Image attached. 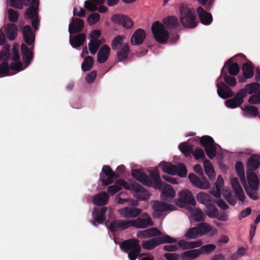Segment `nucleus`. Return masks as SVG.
Returning <instances> with one entry per match:
<instances>
[{
  "instance_id": "f257e3e1",
  "label": "nucleus",
  "mask_w": 260,
  "mask_h": 260,
  "mask_svg": "<svg viewBox=\"0 0 260 260\" xmlns=\"http://www.w3.org/2000/svg\"><path fill=\"white\" fill-rule=\"evenodd\" d=\"M235 168L247 194L253 200H258L257 191L258 188V179L256 175L248 170L247 171V183L243 164L240 161L237 162L236 164Z\"/></svg>"
},
{
  "instance_id": "f03ea898",
  "label": "nucleus",
  "mask_w": 260,
  "mask_h": 260,
  "mask_svg": "<svg viewBox=\"0 0 260 260\" xmlns=\"http://www.w3.org/2000/svg\"><path fill=\"white\" fill-rule=\"evenodd\" d=\"M125 40L124 36L119 35L113 39L111 43L112 48L116 51L118 61H124L126 60L129 52V45Z\"/></svg>"
},
{
  "instance_id": "7ed1b4c3",
  "label": "nucleus",
  "mask_w": 260,
  "mask_h": 260,
  "mask_svg": "<svg viewBox=\"0 0 260 260\" xmlns=\"http://www.w3.org/2000/svg\"><path fill=\"white\" fill-rule=\"evenodd\" d=\"M121 249L128 253L130 260H135L141 251L139 241L136 239H132L122 242L120 245Z\"/></svg>"
},
{
  "instance_id": "20e7f679",
  "label": "nucleus",
  "mask_w": 260,
  "mask_h": 260,
  "mask_svg": "<svg viewBox=\"0 0 260 260\" xmlns=\"http://www.w3.org/2000/svg\"><path fill=\"white\" fill-rule=\"evenodd\" d=\"M174 203L177 206L187 210H190L191 207L194 206L196 203L192 193L187 189L179 191L178 198L174 200Z\"/></svg>"
},
{
  "instance_id": "39448f33",
  "label": "nucleus",
  "mask_w": 260,
  "mask_h": 260,
  "mask_svg": "<svg viewBox=\"0 0 260 260\" xmlns=\"http://www.w3.org/2000/svg\"><path fill=\"white\" fill-rule=\"evenodd\" d=\"M194 10L186 6L182 5L180 8V18L182 25L186 27L193 28L196 26L197 23L194 15Z\"/></svg>"
},
{
  "instance_id": "423d86ee",
  "label": "nucleus",
  "mask_w": 260,
  "mask_h": 260,
  "mask_svg": "<svg viewBox=\"0 0 260 260\" xmlns=\"http://www.w3.org/2000/svg\"><path fill=\"white\" fill-rule=\"evenodd\" d=\"M158 166L164 172L171 175H178L180 177H184L187 175V169L182 164L175 166L171 163L161 161Z\"/></svg>"
},
{
  "instance_id": "0eeeda50",
  "label": "nucleus",
  "mask_w": 260,
  "mask_h": 260,
  "mask_svg": "<svg viewBox=\"0 0 260 260\" xmlns=\"http://www.w3.org/2000/svg\"><path fill=\"white\" fill-rule=\"evenodd\" d=\"M177 240L168 235H163L161 237L152 238L149 240L142 242V247L147 250H151L156 246L166 243H175Z\"/></svg>"
},
{
  "instance_id": "6e6552de",
  "label": "nucleus",
  "mask_w": 260,
  "mask_h": 260,
  "mask_svg": "<svg viewBox=\"0 0 260 260\" xmlns=\"http://www.w3.org/2000/svg\"><path fill=\"white\" fill-rule=\"evenodd\" d=\"M152 207L153 209V216L155 218L161 217L167 211L176 210V207L174 205L159 201L152 202Z\"/></svg>"
},
{
  "instance_id": "1a4fd4ad",
  "label": "nucleus",
  "mask_w": 260,
  "mask_h": 260,
  "mask_svg": "<svg viewBox=\"0 0 260 260\" xmlns=\"http://www.w3.org/2000/svg\"><path fill=\"white\" fill-rule=\"evenodd\" d=\"M151 28L156 41L164 43L167 41L169 38V33L162 24L155 22L152 24Z\"/></svg>"
},
{
  "instance_id": "9d476101",
  "label": "nucleus",
  "mask_w": 260,
  "mask_h": 260,
  "mask_svg": "<svg viewBox=\"0 0 260 260\" xmlns=\"http://www.w3.org/2000/svg\"><path fill=\"white\" fill-rule=\"evenodd\" d=\"M201 144L205 147L208 156L212 159L216 153V144L213 139L209 136H204L200 140Z\"/></svg>"
},
{
  "instance_id": "9b49d317",
  "label": "nucleus",
  "mask_w": 260,
  "mask_h": 260,
  "mask_svg": "<svg viewBox=\"0 0 260 260\" xmlns=\"http://www.w3.org/2000/svg\"><path fill=\"white\" fill-rule=\"evenodd\" d=\"M133 226L138 229H144L153 224V221L146 213L142 214L141 217H138L136 219H132Z\"/></svg>"
},
{
  "instance_id": "f8f14e48",
  "label": "nucleus",
  "mask_w": 260,
  "mask_h": 260,
  "mask_svg": "<svg viewBox=\"0 0 260 260\" xmlns=\"http://www.w3.org/2000/svg\"><path fill=\"white\" fill-rule=\"evenodd\" d=\"M118 214L124 218L137 217L142 212V210L134 207H124L117 210Z\"/></svg>"
},
{
  "instance_id": "ddd939ff",
  "label": "nucleus",
  "mask_w": 260,
  "mask_h": 260,
  "mask_svg": "<svg viewBox=\"0 0 260 260\" xmlns=\"http://www.w3.org/2000/svg\"><path fill=\"white\" fill-rule=\"evenodd\" d=\"M246 96V92L245 89H241L237 93L236 96L225 102V105L230 108H235L241 105L243 101V99Z\"/></svg>"
},
{
  "instance_id": "4468645a",
  "label": "nucleus",
  "mask_w": 260,
  "mask_h": 260,
  "mask_svg": "<svg viewBox=\"0 0 260 260\" xmlns=\"http://www.w3.org/2000/svg\"><path fill=\"white\" fill-rule=\"evenodd\" d=\"M188 179L195 187L200 189H207L210 187V183L206 179L203 178L201 179L194 174H189Z\"/></svg>"
},
{
  "instance_id": "2eb2a0df",
  "label": "nucleus",
  "mask_w": 260,
  "mask_h": 260,
  "mask_svg": "<svg viewBox=\"0 0 260 260\" xmlns=\"http://www.w3.org/2000/svg\"><path fill=\"white\" fill-rule=\"evenodd\" d=\"M220 78V77L216 81L217 91L218 95L224 99L232 97L234 94L233 92L223 82H219Z\"/></svg>"
},
{
  "instance_id": "dca6fc26",
  "label": "nucleus",
  "mask_w": 260,
  "mask_h": 260,
  "mask_svg": "<svg viewBox=\"0 0 260 260\" xmlns=\"http://www.w3.org/2000/svg\"><path fill=\"white\" fill-rule=\"evenodd\" d=\"M132 190L133 195L140 200H147L149 196V193L141 185L138 183H134L132 185Z\"/></svg>"
},
{
  "instance_id": "f3484780",
  "label": "nucleus",
  "mask_w": 260,
  "mask_h": 260,
  "mask_svg": "<svg viewBox=\"0 0 260 260\" xmlns=\"http://www.w3.org/2000/svg\"><path fill=\"white\" fill-rule=\"evenodd\" d=\"M131 226H133L132 219H118L112 222L109 228L111 232H114L118 229L124 230Z\"/></svg>"
},
{
  "instance_id": "a211bd4d",
  "label": "nucleus",
  "mask_w": 260,
  "mask_h": 260,
  "mask_svg": "<svg viewBox=\"0 0 260 260\" xmlns=\"http://www.w3.org/2000/svg\"><path fill=\"white\" fill-rule=\"evenodd\" d=\"M23 37L24 42L28 45H33L35 43V34L30 25H25L22 29Z\"/></svg>"
},
{
  "instance_id": "6ab92c4d",
  "label": "nucleus",
  "mask_w": 260,
  "mask_h": 260,
  "mask_svg": "<svg viewBox=\"0 0 260 260\" xmlns=\"http://www.w3.org/2000/svg\"><path fill=\"white\" fill-rule=\"evenodd\" d=\"M112 20L113 22L121 24L126 28H130L133 26V21L127 16L115 15L112 17Z\"/></svg>"
},
{
  "instance_id": "aec40b11",
  "label": "nucleus",
  "mask_w": 260,
  "mask_h": 260,
  "mask_svg": "<svg viewBox=\"0 0 260 260\" xmlns=\"http://www.w3.org/2000/svg\"><path fill=\"white\" fill-rule=\"evenodd\" d=\"M132 176L142 184L147 186H152V182L148 176L138 169H134L132 172Z\"/></svg>"
},
{
  "instance_id": "412c9836",
  "label": "nucleus",
  "mask_w": 260,
  "mask_h": 260,
  "mask_svg": "<svg viewBox=\"0 0 260 260\" xmlns=\"http://www.w3.org/2000/svg\"><path fill=\"white\" fill-rule=\"evenodd\" d=\"M176 196V191L172 186L169 184H165L162 187L160 197L162 200L170 201Z\"/></svg>"
},
{
  "instance_id": "4be33fe9",
  "label": "nucleus",
  "mask_w": 260,
  "mask_h": 260,
  "mask_svg": "<svg viewBox=\"0 0 260 260\" xmlns=\"http://www.w3.org/2000/svg\"><path fill=\"white\" fill-rule=\"evenodd\" d=\"M102 172H104L108 177L107 180H105L102 178V175L101 174L100 179L104 185L111 184L113 182L114 179L118 177V175H117L108 166H104Z\"/></svg>"
},
{
  "instance_id": "5701e85b",
  "label": "nucleus",
  "mask_w": 260,
  "mask_h": 260,
  "mask_svg": "<svg viewBox=\"0 0 260 260\" xmlns=\"http://www.w3.org/2000/svg\"><path fill=\"white\" fill-rule=\"evenodd\" d=\"M111 52L110 47L107 45H103L97 53V61L100 63L106 62L109 57Z\"/></svg>"
},
{
  "instance_id": "b1692460",
  "label": "nucleus",
  "mask_w": 260,
  "mask_h": 260,
  "mask_svg": "<svg viewBox=\"0 0 260 260\" xmlns=\"http://www.w3.org/2000/svg\"><path fill=\"white\" fill-rule=\"evenodd\" d=\"M107 211L106 208L94 209L92 212V217L94 220H92L91 223L96 225L95 222L99 224L103 223L105 219V214Z\"/></svg>"
},
{
  "instance_id": "393cba45",
  "label": "nucleus",
  "mask_w": 260,
  "mask_h": 260,
  "mask_svg": "<svg viewBox=\"0 0 260 260\" xmlns=\"http://www.w3.org/2000/svg\"><path fill=\"white\" fill-rule=\"evenodd\" d=\"M21 50L22 56V60L27 67L31 62L34 58V53L32 50L24 44L21 45Z\"/></svg>"
},
{
  "instance_id": "a878e982",
  "label": "nucleus",
  "mask_w": 260,
  "mask_h": 260,
  "mask_svg": "<svg viewBox=\"0 0 260 260\" xmlns=\"http://www.w3.org/2000/svg\"><path fill=\"white\" fill-rule=\"evenodd\" d=\"M197 227L200 237L208 233H210L211 236H214L217 234V230L207 222L201 223Z\"/></svg>"
},
{
  "instance_id": "bb28decb",
  "label": "nucleus",
  "mask_w": 260,
  "mask_h": 260,
  "mask_svg": "<svg viewBox=\"0 0 260 260\" xmlns=\"http://www.w3.org/2000/svg\"><path fill=\"white\" fill-rule=\"evenodd\" d=\"M86 39V36L84 34L74 35V32H70V43L73 48H78L83 44Z\"/></svg>"
},
{
  "instance_id": "cd10ccee",
  "label": "nucleus",
  "mask_w": 260,
  "mask_h": 260,
  "mask_svg": "<svg viewBox=\"0 0 260 260\" xmlns=\"http://www.w3.org/2000/svg\"><path fill=\"white\" fill-rule=\"evenodd\" d=\"M4 29L9 40L13 41L16 38L18 34V28L15 24L12 23H7L4 27Z\"/></svg>"
},
{
  "instance_id": "c85d7f7f",
  "label": "nucleus",
  "mask_w": 260,
  "mask_h": 260,
  "mask_svg": "<svg viewBox=\"0 0 260 260\" xmlns=\"http://www.w3.org/2000/svg\"><path fill=\"white\" fill-rule=\"evenodd\" d=\"M84 22L79 18H73L69 25V32H74V35L80 32L83 29Z\"/></svg>"
},
{
  "instance_id": "c756f323",
  "label": "nucleus",
  "mask_w": 260,
  "mask_h": 260,
  "mask_svg": "<svg viewBox=\"0 0 260 260\" xmlns=\"http://www.w3.org/2000/svg\"><path fill=\"white\" fill-rule=\"evenodd\" d=\"M146 38L145 31L141 28L136 30L131 38L132 45H139L143 43Z\"/></svg>"
},
{
  "instance_id": "7c9ffc66",
  "label": "nucleus",
  "mask_w": 260,
  "mask_h": 260,
  "mask_svg": "<svg viewBox=\"0 0 260 260\" xmlns=\"http://www.w3.org/2000/svg\"><path fill=\"white\" fill-rule=\"evenodd\" d=\"M123 187L126 189H129V185L124 180L120 179L116 181L114 185L110 186L108 192L113 195Z\"/></svg>"
},
{
  "instance_id": "2f4dec72",
  "label": "nucleus",
  "mask_w": 260,
  "mask_h": 260,
  "mask_svg": "<svg viewBox=\"0 0 260 260\" xmlns=\"http://www.w3.org/2000/svg\"><path fill=\"white\" fill-rule=\"evenodd\" d=\"M150 177L153 179L152 185L155 189H160L163 186V184L161 181L158 171L156 169L148 170Z\"/></svg>"
},
{
  "instance_id": "473e14b6",
  "label": "nucleus",
  "mask_w": 260,
  "mask_h": 260,
  "mask_svg": "<svg viewBox=\"0 0 260 260\" xmlns=\"http://www.w3.org/2000/svg\"><path fill=\"white\" fill-rule=\"evenodd\" d=\"M197 11L200 19L203 24L209 25L212 22L211 14L206 12L202 7H199Z\"/></svg>"
},
{
  "instance_id": "72a5a7b5",
  "label": "nucleus",
  "mask_w": 260,
  "mask_h": 260,
  "mask_svg": "<svg viewBox=\"0 0 260 260\" xmlns=\"http://www.w3.org/2000/svg\"><path fill=\"white\" fill-rule=\"evenodd\" d=\"M160 235H162V233L155 228H152L143 231H140L137 234V237L141 238H146Z\"/></svg>"
},
{
  "instance_id": "f704fd0d",
  "label": "nucleus",
  "mask_w": 260,
  "mask_h": 260,
  "mask_svg": "<svg viewBox=\"0 0 260 260\" xmlns=\"http://www.w3.org/2000/svg\"><path fill=\"white\" fill-rule=\"evenodd\" d=\"M192 207L193 206L191 207V209L189 210L190 211V221L194 220L196 221H200L204 220L206 217L204 213L200 209Z\"/></svg>"
},
{
  "instance_id": "c9c22d12",
  "label": "nucleus",
  "mask_w": 260,
  "mask_h": 260,
  "mask_svg": "<svg viewBox=\"0 0 260 260\" xmlns=\"http://www.w3.org/2000/svg\"><path fill=\"white\" fill-rule=\"evenodd\" d=\"M108 200V194L106 192H102L93 197V203L95 205L102 206L106 205Z\"/></svg>"
},
{
  "instance_id": "e433bc0d",
  "label": "nucleus",
  "mask_w": 260,
  "mask_h": 260,
  "mask_svg": "<svg viewBox=\"0 0 260 260\" xmlns=\"http://www.w3.org/2000/svg\"><path fill=\"white\" fill-rule=\"evenodd\" d=\"M201 255L199 249H191L183 252L181 256L184 260H193Z\"/></svg>"
},
{
  "instance_id": "4c0bfd02",
  "label": "nucleus",
  "mask_w": 260,
  "mask_h": 260,
  "mask_svg": "<svg viewBox=\"0 0 260 260\" xmlns=\"http://www.w3.org/2000/svg\"><path fill=\"white\" fill-rule=\"evenodd\" d=\"M260 164V156L253 155L247 162L248 170L250 171L257 169Z\"/></svg>"
},
{
  "instance_id": "58836bf2",
  "label": "nucleus",
  "mask_w": 260,
  "mask_h": 260,
  "mask_svg": "<svg viewBox=\"0 0 260 260\" xmlns=\"http://www.w3.org/2000/svg\"><path fill=\"white\" fill-rule=\"evenodd\" d=\"M203 162L204 170L206 175L210 180L214 179L215 177V172L212 165L210 161L207 159H205Z\"/></svg>"
},
{
  "instance_id": "ea45409f",
  "label": "nucleus",
  "mask_w": 260,
  "mask_h": 260,
  "mask_svg": "<svg viewBox=\"0 0 260 260\" xmlns=\"http://www.w3.org/2000/svg\"><path fill=\"white\" fill-rule=\"evenodd\" d=\"M196 198L199 202L204 204L205 206L213 201L212 197L209 194L204 192L198 193L196 196Z\"/></svg>"
},
{
  "instance_id": "a19ab883",
  "label": "nucleus",
  "mask_w": 260,
  "mask_h": 260,
  "mask_svg": "<svg viewBox=\"0 0 260 260\" xmlns=\"http://www.w3.org/2000/svg\"><path fill=\"white\" fill-rule=\"evenodd\" d=\"M39 4L29 6L26 10L25 15L29 19H33L38 17V13L39 10Z\"/></svg>"
},
{
  "instance_id": "79ce46f5",
  "label": "nucleus",
  "mask_w": 260,
  "mask_h": 260,
  "mask_svg": "<svg viewBox=\"0 0 260 260\" xmlns=\"http://www.w3.org/2000/svg\"><path fill=\"white\" fill-rule=\"evenodd\" d=\"M224 184V181L221 176L217 177V181L216 183V190L211 191V193L216 198H219L221 196V190Z\"/></svg>"
},
{
  "instance_id": "37998d69",
  "label": "nucleus",
  "mask_w": 260,
  "mask_h": 260,
  "mask_svg": "<svg viewBox=\"0 0 260 260\" xmlns=\"http://www.w3.org/2000/svg\"><path fill=\"white\" fill-rule=\"evenodd\" d=\"M105 1V0L86 1L84 2V7L91 11H94L97 9V6L103 4Z\"/></svg>"
},
{
  "instance_id": "c03bdc74",
  "label": "nucleus",
  "mask_w": 260,
  "mask_h": 260,
  "mask_svg": "<svg viewBox=\"0 0 260 260\" xmlns=\"http://www.w3.org/2000/svg\"><path fill=\"white\" fill-rule=\"evenodd\" d=\"M214 202H212L208 205H207L206 207V214L210 218H215L217 216L218 210L214 205Z\"/></svg>"
},
{
  "instance_id": "a18cd8bd",
  "label": "nucleus",
  "mask_w": 260,
  "mask_h": 260,
  "mask_svg": "<svg viewBox=\"0 0 260 260\" xmlns=\"http://www.w3.org/2000/svg\"><path fill=\"white\" fill-rule=\"evenodd\" d=\"M243 75L246 78H250L253 75V68L251 62H247L242 67Z\"/></svg>"
},
{
  "instance_id": "49530a36",
  "label": "nucleus",
  "mask_w": 260,
  "mask_h": 260,
  "mask_svg": "<svg viewBox=\"0 0 260 260\" xmlns=\"http://www.w3.org/2000/svg\"><path fill=\"white\" fill-rule=\"evenodd\" d=\"M245 90L246 94L248 93L249 94H255L260 90V85L257 83H251L247 84L245 85Z\"/></svg>"
},
{
  "instance_id": "de8ad7c7",
  "label": "nucleus",
  "mask_w": 260,
  "mask_h": 260,
  "mask_svg": "<svg viewBox=\"0 0 260 260\" xmlns=\"http://www.w3.org/2000/svg\"><path fill=\"white\" fill-rule=\"evenodd\" d=\"M104 42V39L103 41H90L88 43V48L90 53L91 54H95L97 52L100 45Z\"/></svg>"
},
{
  "instance_id": "09e8293b",
  "label": "nucleus",
  "mask_w": 260,
  "mask_h": 260,
  "mask_svg": "<svg viewBox=\"0 0 260 260\" xmlns=\"http://www.w3.org/2000/svg\"><path fill=\"white\" fill-rule=\"evenodd\" d=\"M164 24L168 28H174L178 26V20L175 16H170L164 19Z\"/></svg>"
},
{
  "instance_id": "8fccbe9b",
  "label": "nucleus",
  "mask_w": 260,
  "mask_h": 260,
  "mask_svg": "<svg viewBox=\"0 0 260 260\" xmlns=\"http://www.w3.org/2000/svg\"><path fill=\"white\" fill-rule=\"evenodd\" d=\"M179 148L185 156H189L193 152L192 146L188 143L180 144Z\"/></svg>"
},
{
  "instance_id": "3c124183",
  "label": "nucleus",
  "mask_w": 260,
  "mask_h": 260,
  "mask_svg": "<svg viewBox=\"0 0 260 260\" xmlns=\"http://www.w3.org/2000/svg\"><path fill=\"white\" fill-rule=\"evenodd\" d=\"M185 236L186 238L189 239H196L200 237L198 227L195 226L189 229L186 232Z\"/></svg>"
},
{
  "instance_id": "603ef678",
  "label": "nucleus",
  "mask_w": 260,
  "mask_h": 260,
  "mask_svg": "<svg viewBox=\"0 0 260 260\" xmlns=\"http://www.w3.org/2000/svg\"><path fill=\"white\" fill-rule=\"evenodd\" d=\"M93 61L92 57L90 56L86 57L81 64L82 70L83 71H89L92 67Z\"/></svg>"
},
{
  "instance_id": "864d4df0",
  "label": "nucleus",
  "mask_w": 260,
  "mask_h": 260,
  "mask_svg": "<svg viewBox=\"0 0 260 260\" xmlns=\"http://www.w3.org/2000/svg\"><path fill=\"white\" fill-rule=\"evenodd\" d=\"M9 65L8 62L4 60L0 63V75L1 77L10 76Z\"/></svg>"
},
{
  "instance_id": "5fc2aeb1",
  "label": "nucleus",
  "mask_w": 260,
  "mask_h": 260,
  "mask_svg": "<svg viewBox=\"0 0 260 260\" xmlns=\"http://www.w3.org/2000/svg\"><path fill=\"white\" fill-rule=\"evenodd\" d=\"M8 18L9 21L11 23H16L18 21L19 14L18 12L13 9H9L8 11Z\"/></svg>"
},
{
  "instance_id": "6e6d98bb",
  "label": "nucleus",
  "mask_w": 260,
  "mask_h": 260,
  "mask_svg": "<svg viewBox=\"0 0 260 260\" xmlns=\"http://www.w3.org/2000/svg\"><path fill=\"white\" fill-rule=\"evenodd\" d=\"M242 109L245 111V114L249 116H255L258 113L257 109L253 106H246Z\"/></svg>"
},
{
  "instance_id": "4d7b16f0",
  "label": "nucleus",
  "mask_w": 260,
  "mask_h": 260,
  "mask_svg": "<svg viewBox=\"0 0 260 260\" xmlns=\"http://www.w3.org/2000/svg\"><path fill=\"white\" fill-rule=\"evenodd\" d=\"M223 76L225 83L230 86H235L236 85V80L234 77L227 75L226 73H223V70L221 71L220 77Z\"/></svg>"
},
{
  "instance_id": "13d9d810",
  "label": "nucleus",
  "mask_w": 260,
  "mask_h": 260,
  "mask_svg": "<svg viewBox=\"0 0 260 260\" xmlns=\"http://www.w3.org/2000/svg\"><path fill=\"white\" fill-rule=\"evenodd\" d=\"M216 248L215 245L212 244H207L202 246L199 248L201 254H207L212 252Z\"/></svg>"
},
{
  "instance_id": "bf43d9fd",
  "label": "nucleus",
  "mask_w": 260,
  "mask_h": 260,
  "mask_svg": "<svg viewBox=\"0 0 260 260\" xmlns=\"http://www.w3.org/2000/svg\"><path fill=\"white\" fill-rule=\"evenodd\" d=\"M10 46L9 44H5L2 51H0V60L4 59L6 60L9 58L10 56Z\"/></svg>"
},
{
  "instance_id": "052dcab7",
  "label": "nucleus",
  "mask_w": 260,
  "mask_h": 260,
  "mask_svg": "<svg viewBox=\"0 0 260 260\" xmlns=\"http://www.w3.org/2000/svg\"><path fill=\"white\" fill-rule=\"evenodd\" d=\"M9 69L11 70H14L17 72H20L23 70L22 63L20 59L14 61L9 66Z\"/></svg>"
},
{
  "instance_id": "680f3d73",
  "label": "nucleus",
  "mask_w": 260,
  "mask_h": 260,
  "mask_svg": "<svg viewBox=\"0 0 260 260\" xmlns=\"http://www.w3.org/2000/svg\"><path fill=\"white\" fill-rule=\"evenodd\" d=\"M100 16L98 13H92L87 18V22L90 25L96 23L100 19Z\"/></svg>"
},
{
  "instance_id": "e2e57ef3",
  "label": "nucleus",
  "mask_w": 260,
  "mask_h": 260,
  "mask_svg": "<svg viewBox=\"0 0 260 260\" xmlns=\"http://www.w3.org/2000/svg\"><path fill=\"white\" fill-rule=\"evenodd\" d=\"M234 191L235 192V196L239 201L242 203L245 202L246 197L242 188L234 190Z\"/></svg>"
},
{
  "instance_id": "0e129e2a",
  "label": "nucleus",
  "mask_w": 260,
  "mask_h": 260,
  "mask_svg": "<svg viewBox=\"0 0 260 260\" xmlns=\"http://www.w3.org/2000/svg\"><path fill=\"white\" fill-rule=\"evenodd\" d=\"M248 102L254 105L260 103V90L258 92L253 94L249 98Z\"/></svg>"
},
{
  "instance_id": "69168bd1",
  "label": "nucleus",
  "mask_w": 260,
  "mask_h": 260,
  "mask_svg": "<svg viewBox=\"0 0 260 260\" xmlns=\"http://www.w3.org/2000/svg\"><path fill=\"white\" fill-rule=\"evenodd\" d=\"M239 72V67L237 63H234L231 64L229 67V72L230 75H237Z\"/></svg>"
},
{
  "instance_id": "338daca9",
  "label": "nucleus",
  "mask_w": 260,
  "mask_h": 260,
  "mask_svg": "<svg viewBox=\"0 0 260 260\" xmlns=\"http://www.w3.org/2000/svg\"><path fill=\"white\" fill-rule=\"evenodd\" d=\"M10 5L14 8L22 9L23 8V0H8Z\"/></svg>"
},
{
  "instance_id": "774afa93",
  "label": "nucleus",
  "mask_w": 260,
  "mask_h": 260,
  "mask_svg": "<svg viewBox=\"0 0 260 260\" xmlns=\"http://www.w3.org/2000/svg\"><path fill=\"white\" fill-rule=\"evenodd\" d=\"M101 31L100 30H94L89 34V41H102L99 40V38L101 36Z\"/></svg>"
}]
</instances>
